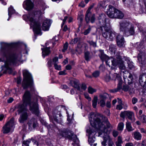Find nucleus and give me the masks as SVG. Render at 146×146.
Here are the masks:
<instances>
[{
  "instance_id": "nucleus-18",
  "label": "nucleus",
  "mask_w": 146,
  "mask_h": 146,
  "mask_svg": "<svg viewBox=\"0 0 146 146\" xmlns=\"http://www.w3.org/2000/svg\"><path fill=\"white\" fill-rule=\"evenodd\" d=\"M139 81L141 86L146 84V74H143L140 76Z\"/></svg>"
},
{
  "instance_id": "nucleus-27",
  "label": "nucleus",
  "mask_w": 146,
  "mask_h": 146,
  "mask_svg": "<svg viewBox=\"0 0 146 146\" xmlns=\"http://www.w3.org/2000/svg\"><path fill=\"white\" fill-rule=\"evenodd\" d=\"M127 73V74L128 76V78L126 79V80L129 81V82H125V84H129L131 85L133 82L132 76L131 74L128 71H125Z\"/></svg>"
},
{
  "instance_id": "nucleus-42",
  "label": "nucleus",
  "mask_w": 146,
  "mask_h": 146,
  "mask_svg": "<svg viewBox=\"0 0 146 146\" xmlns=\"http://www.w3.org/2000/svg\"><path fill=\"white\" fill-rule=\"evenodd\" d=\"M88 92L90 94H93L94 92H96V90L92 88L91 87H89L88 88Z\"/></svg>"
},
{
  "instance_id": "nucleus-7",
  "label": "nucleus",
  "mask_w": 146,
  "mask_h": 146,
  "mask_svg": "<svg viewBox=\"0 0 146 146\" xmlns=\"http://www.w3.org/2000/svg\"><path fill=\"white\" fill-rule=\"evenodd\" d=\"M24 79L22 83V86L24 89H26L30 86L32 90H34L33 87V81L31 74L27 70L23 71Z\"/></svg>"
},
{
  "instance_id": "nucleus-12",
  "label": "nucleus",
  "mask_w": 146,
  "mask_h": 146,
  "mask_svg": "<svg viewBox=\"0 0 146 146\" xmlns=\"http://www.w3.org/2000/svg\"><path fill=\"white\" fill-rule=\"evenodd\" d=\"M138 59L141 66L143 67L146 64V56L144 54L142 53L139 54Z\"/></svg>"
},
{
  "instance_id": "nucleus-21",
  "label": "nucleus",
  "mask_w": 146,
  "mask_h": 146,
  "mask_svg": "<svg viewBox=\"0 0 146 146\" xmlns=\"http://www.w3.org/2000/svg\"><path fill=\"white\" fill-rule=\"evenodd\" d=\"M133 137L135 139L137 140H140L142 138V135L139 132L135 131L133 133Z\"/></svg>"
},
{
  "instance_id": "nucleus-58",
  "label": "nucleus",
  "mask_w": 146,
  "mask_h": 146,
  "mask_svg": "<svg viewBox=\"0 0 146 146\" xmlns=\"http://www.w3.org/2000/svg\"><path fill=\"white\" fill-rule=\"evenodd\" d=\"M66 72V70H64L63 71H61L59 72L58 74L60 75H65L66 74V73H65Z\"/></svg>"
},
{
  "instance_id": "nucleus-25",
  "label": "nucleus",
  "mask_w": 146,
  "mask_h": 146,
  "mask_svg": "<svg viewBox=\"0 0 146 146\" xmlns=\"http://www.w3.org/2000/svg\"><path fill=\"white\" fill-rule=\"evenodd\" d=\"M29 125L32 126L33 128L35 127L37 125L36 120L34 118L32 119L29 122Z\"/></svg>"
},
{
  "instance_id": "nucleus-41",
  "label": "nucleus",
  "mask_w": 146,
  "mask_h": 146,
  "mask_svg": "<svg viewBox=\"0 0 146 146\" xmlns=\"http://www.w3.org/2000/svg\"><path fill=\"white\" fill-rule=\"evenodd\" d=\"M111 80H115L119 76V75L116 73L110 74Z\"/></svg>"
},
{
  "instance_id": "nucleus-29",
  "label": "nucleus",
  "mask_w": 146,
  "mask_h": 146,
  "mask_svg": "<svg viewBox=\"0 0 146 146\" xmlns=\"http://www.w3.org/2000/svg\"><path fill=\"white\" fill-rule=\"evenodd\" d=\"M119 68L121 70H125L126 68V67L124 64V62L121 59L119 62L118 65Z\"/></svg>"
},
{
  "instance_id": "nucleus-43",
  "label": "nucleus",
  "mask_w": 146,
  "mask_h": 146,
  "mask_svg": "<svg viewBox=\"0 0 146 146\" xmlns=\"http://www.w3.org/2000/svg\"><path fill=\"white\" fill-rule=\"evenodd\" d=\"M140 119L143 123H146V116L143 115L140 116Z\"/></svg>"
},
{
  "instance_id": "nucleus-24",
  "label": "nucleus",
  "mask_w": 146,
  "mask_h": 146,
  "mask_svg": "<svg viewBox=\"0 0 146 146\" xmlns=\"http://www.w3.org/2000/svg\"><path fill=\"white\" fill-rule=\"evenodd\" d=\"M122 89L124 91L127 92L129 91L130 93H132L133 88L132 86H131V85L129 84L128 86L125 85L123 86Z\"/></svg>"
},
{
  "instance_id": "nucleus-19",
  "label": "nucleus",
  "mask_w": 146,
  "mask_h": 146,
  "mask_svg": "<svg viewBox=\"0 0 146 146\" xmlns=\"http://www.w3.org/2000/svg\"><path fill=\"white\" fill-rule=\"evenodd\" d=\"M32 141L34 145H36V146H38V142L32 139H29L27 141H24L22 143L23 146H29V144Z\"/></svg>"
},
{
  "instance_id": "nucleus-3",
  "label": "nucleus",
  "mask_w": 146,
  "mask_h": 146,
  "mask_svg": "<svg viewBox=\"0 0 146 146\" xmlns=\"http://www.w3.org/2000/svg\"><path fill=\"white\" fill-rule=\"evenodd\" d=\"M2 50L4 52L3 56L6 59L4 60L5 65L3 66V70H8L10 72L12 71L11 67L19 65L22 62L21 55L17 54L12 52L10 49V45L5 43L2 44Z\"/></svg>"
},
{
  "instance_id": "nucleus-10",
  "label": "nucleus",
  "mask_w": 146,
  "mask_h": 146,
  "mask_svg": "<svg viewBox=\"0 0 146 146\" xmlns=\"http://www.w3.org/2000/svg\"><path fill=\"white\" fill-rule=\"evenodd\" d=\"M91 8H89L86 12L85 16V20L87 23L89 22L92 23H94L96 20L95 15L94 14H92L90 12Z\"/></svg>"
},
{
  "instance_id": "nucleus-46",
  "label": "nucleus",
  "mask_w": 146,
  "mask_h": 146,
  "mask_svg": "<svg viewBox=\"0 0 146 146\" xmlns=\"http://www.w3.org/2000/svg\"><path fill=\"white\" fill-rule=\"evenodd\" d=\"M105 80L106 82H108L111 80L110 75H106L105 77Z\"/></svg>"
},
{
  "instance_id": "nucleus-44",
  "label": "nucleus",
  "mask_w": 146,
  "mask_h": 146,
  "mask_svg": "<svg viewBox=\"0 0 146 146\" xmlns=\"http://www.w3.org/2000/svg\"><path fill=\"white\" fill-rule=\"evenodd\" d=\"M136 25L138 28V29L139 30V31L140 32H142V33L143 34V35H145L144 33L143 32V29L141 28L140 25L139 23H137L136 24Z\"/></svg>"
},
{
  "instance_id": "nucleus-50",
  "label": "nucleus",
  "mask_w": 146,
  "mask_h": 146,
  "mask_svg": "<svg viewBox=\"0 0 146 146\" xmlns=\"http://www.w3.org/2000/svg\"><path fill=\"white\" fill-rule=\"evenodd\" d=\"M100 106L101 107H104L105 106L106 104L105 101L100 99Z\"/></svg>"
},
{
  "instance_id": "nucleus-6",
  "label": "nucleus",
  "mask_w": 146,
  "mask_h": 146,
  "mask_svg": "<svg viewBox=\"0 0 146 146\" xmlns=\"http://www.w3.org/2000/svg\"><path fill=\"white\" fill-rule=\"evenodd\" d=\"M119 29L121 31L123 32L124 35L127 36L133 35L135 34L134 25L129 22H120Z\"/></svg>"
},
{
  "instance_id": "nucleus-14",
  "label": "nucleus",
  "mask_w": 146,
  "mask_h": 146,
  "mask_svg": "<svg viewBox=\"0 0 146 146\" xmlns=\"http://www.w3.org/2000/svg\"><path fill=\"white\" fill-rule=\"evenodd\" d=\"M121 59V56L119 55L114 58H112L113 62L112 63V66L111 68L113 69L115 67L118 65Z\"/></svg>"
},
{
  "instance_id": "nucleus-57",
  "label": "nucleus",
  "mask_w": 146,
  "mask_h": 146,
  "mask_svg": "<svg viewBox=\"0 0 146 146\" xmlns=\"http://www.w3.org/2000/svg\"><path fill=\"white\" fill-rule=\"evenodd\" d=\"M106 107L108 108H110L111 107V100H110L109 101H107L106 103Z\"/></svg>"
},
{
  "instance_id": "nucleus-61",
  "label": "nucleus",
  "mask_w": 146,
  "mask_h": 146,
  "mask_svg": "<svg viewBox=\"0 0 146 146\" xmlns=\"http://www.w3.org/2000/svg\"><path fill=\"white\" fill-rule=\"evenodd\" d=\"M122 105V104H119L117 105L116 109L119 110H121L123 108Z\"/></svg>"
},
{
  "instance_id": "nucleus-55",
  "label": "nucleus",
  "mask_w": 146,
  "mask_h": 146,
  "mask_svg": "<svg viewBox=\"0 0 146 146\" xmlns=\"http://www.w3.org/2000/svg\"><path fill=\"white\" fill-rule=\"evenodd\" d=\"M58 58L57 57H55L53 59V62L54 63V65L55 64H57L58 63Z\"/></svg>"
},
{
  "instance_id": "nucleus-60",
  "label": "nucleus",
  "mask_w": 146,
  "mask_h": 146,
  "mask_svg": "<svg viewBox=\"0 0 146 146\" xmlns=\"http://www.w3.org/2000/svg\"><path fill=\"white\" fill-rule=\"evenodd\" d=\"M137 102V99L135 98H133L132 99V102L133 104H135Z\"/></svg>"
},
{
  "instance_id": "nucleus-13",
  "label": "nucleus",
  "mask_w": 146,
  "mask_h": 146,
  "mask_svg": "<svg viewBox=\"0 0 146 146\" xmlns=\"http://www.w3.org/2000/svg\"><path fill=\"white\" fill-rule=\"evenodd\" d=\"M117 43V46L119 47H124L125 41L124 38L121 35H118L116 37Z\"/></svg>"
},
{
  "instance_id": "nucleus-52",
  "label": "nucleus",
  "mask_w": 146,
  "mask_h": 146,
  "mask_svg": "<svg viewBox=\"0 0 146 146\" xmlns=\"http://www.w3.org/2000/svg\"><path fill=\"white\" fill-rule=\"evenodd\" d=\"M125 73L124 74H123V78L124 80V81L125 82H129V81H128V80L127 81L126 80V79L128 78V76L127 74V73L125 72Z\"/></svg>"
},
{
  "instance_id": "nucleus-62",
  "label": "nucleus",
  "mask_w": 146,
  "mask_h": 146,
  "mask_svg": "<svg viewBox=\"0 0 146 146\" xmlns=\"http://www.w3.org/2000/svg\"><path fill=\"white\" fill-rule=\"evenodd\" d=\"M86 88L87 87L85 84H82L81 88L82 89H83L84 90L86 89Z\"/></svg>"
},
{
  "instance_id": "nucleus-34",
  "label": "nucleus",
  "mask_w": 146,
  "mask_h": 146,
  "mask_svg": "<svg viewBox=\"0 0 146 146\" xmlns=\"http://www.w3.org/2000/svg\"><path fill=\"white\" fill-rule=\"evenodd\" d=\"M109 50L112 53L115 54L116 50L115 45L113 44L110 45L109 46Z\"/></svg>"
},
{
  "instance_id": "nucleus-30",
  "label": "nucleus",
  "mask_w": 146,
  "mask_h": 146,
  "mask_svg": "<svg viewBox=\"0 0 146 146\" xmlns=\"http://www.w3.org/2000/svg\"><path fill=\"white\" fill-rule=\"evenodd\" d=\"M125 125L126 129L128 131L130 132L133 130L131 123L128 121H127L126 122Z\"/></svg>"
},
{
  "instance_id": "nucleus-37",
  "label": "nucleus",
  "mask_w": 146,
  "mask_h": 146,
  "mask_svg": "<svg viewBox=\"0 0 146 146\" xmlns=\"http://www.w3.org/2000/svg\"><path fill=\"white\" fill-rule=\"evenodd\" d=\"M109 97L107 93H105L100 95V97L101 100L105 101Z\"/></svg>"
},
{
  "instance_id": "nucleus-53",
  "label": "nucleus",
  "mask_w": 146,
  "mask_h": 146,
  "mask_svg": "<svg viewBox=\"0 0 146 146\" xmlns=\"http://www.w3.org/2000/svg\"><path fill=\"white\" fill-rule=\"evenodd\" d=\"M119 133L118 131L115 130H113L112 132V135L114 137H116L118 135Z\"/></svg>"
},
{
  "instance_id": "nucleus-9",
  "label": "nucleus",
  "mask_w": 146,
  "mask_h": 146,
  "mask_svg": "<svg viewBox=\"0 0 146 146\" xmlns=\"http://www.w3.org/2000/svg\"><path fill=\"white\" fill-rule=\"evenodd\" d=\"M14 119L12 117L3 127V131L4 133H7L11 131L14 127Z\"/></svg>"
},
{
  "instance_id": "nucleus-5",
  "label": "nucleus",
  "mask_w": 146,
  "mask_h": 146,
  "mask_svg": "<svg viewBox=\"0 0 146 146\" xmlns=\"http://www.w3.org/2000/svg\"><path fill=\"white\" fill-rule=\"evenodd\" d=\"M39 14L41 15L40 11L35 12L29 13L27 16L28 19L30 22V26L32 27L34 32L36 34L41 35L40 24L38 21H36L35 18L36 14Z\"/></svg>"
},
{
  "instance_id": "nucleus-28",
  "label": "nucleus",
  "mask_w": 146,
  "mask_h": 146,
  "mask_svg": "<svg viewBox=\"0 0 146 146\" xmlns=\"http://www.w3.org/2000/svg\"><path fill=\"white\" fill-rule=\"evenodd\" d=\"M122 81L121 80L119 81L117 88L111 90V92H115L119 91L122 88Z\"/></svg>"
},
{
  "instance_id": "nucleus-59",
  "label": "nucleus",
  "mask_w": 146,
  "mask_h": 146,
  "mask_svg": "<svg viewBox=\"0 0 146 146\" xmlns=\"http://www.w3.org/2000/svg\"><path fill=\"white\" fill-rule=\"evenodd\" d=\"M85 98L88 99V101H90L91 100V98L90 97L88 94H84Z\"/></svg>"
},
{
  "instance_id": "nucleus-38",
  "label": "nucleus",
  "mask_w": 146,
  "mask_h": 146,
  "mask_svg": "<svg viewBox=\"0 0 146 146\" xmlns=\"http://www.w3.org/2000/svg\"><path fill=\"white\" fill-rule=\"evenodd\" d=\"M127 64L128 66L129 69H133L134 68V66L133 65V63L131 62L129 60V58H127Z\"/></svg>"
},
{
  "instance_id": "nucleus-23",
  "label": "nucleus",
  "mask_w": 146,
  "mask_h": 146,
  "mask_svg": "<svg viewBox=\"0 0 146 146\" xmlns=\"http://www.w3.org/2000/svg\"><path fill=\"white\" fill-rule=\"evenodd\" d=\"M50 52L49 47H46L44 48L42 51V56L44 58L46 56L49 54Z\"/></svg>"
},
{
  "instance_id": "nucleus-64",
  "label": "nucleus",
  "mask_w": 146,
  "mask_h": 146,
  "mask_svg": "<svg viewBox=\"0 0 146 146\" xmlns=\"http://www.w3.org/2000/svg\"><path fill=\"white\" fill-rule=\"evenodd\" d=\"M79 6H80L82 7H84L85 6V5L84 4V3L83 1H82L79 4Z\"/></svg>"
},
{
  "instance_id": "nucleus-35",
  "label": "nucleus",
  "mask_w": 146,
  "mask_h": 146,
  "mask_svg": "<svg viewBox=\"0 0 146 146\" xmlns=\"http://www.w3.org/2000/svg\"><path fill=\"white\" fill-rule=\"evenodd\" d=\"M124 124L122 122L119 123L118 125L117 130L119 131H122L123 129Z\"/></svg>"
},
{
  "instance_id": "nucleus-26",
  "label": "nucleus",
  "mask_w": 146,
  "mask_h": 146,
  "mask_svg": "<svg viewBox=\"0 0 146 146\" xmlns=\"http://www.w3.org/2000/svg\"><path fill=\"white\" fill-rule=\"evenodd\" d=\"M126 115L127 116L128 118L131 121L134 120V114L131 111H127Z\"/></svg>"
},
{
  "instance_id": "nucleus-47",
  "label": "nucleus",
  "mask_w": 146,
  "mask_h": 146,
  "mask_svg": "<svg viewBox=\"0 0 146 146\" xmlns=\"http://www.w3.org/2000/svg\"><path fill=\"white\" fill-rule=\"evenodd\" d=\"M54 68L55 69L59 70H61V66L60 65H58L57 64H55L54 65Z\"/></svg>"
},
{
  "instance_id": "nucleus-36",
  "label": "nucleus",
  "mask_w": 146,
  "mask_h": 146,
  "mask_svg": "<svg viewBox=\"0 0 146 146\" xmlns=\"http://www.w3.org/2000/svg\"><path fill=\"white\" fill-rule=\"evenodd\" d=\"M15 10L13 9V7L11 6L8 8V15L9 17H10L12 14L15 13Z\"/></svg>"
},
{
  "instance_id": "nucleus-45",
  "label": "nucleus",
  "mask_w": 146,
  "mask_h": 146,
  "mask_svg": "<svg viewBox=\"0 0 146 146\" xmlns=\"http://www.w3.org/2000/svg\"><path fill=\"white\" fill-rule=\"evenodd\" d=\"M84 46V44L83 43H80L78 44L77 47L81 50H82L83 49V47Z\"/></svg>"
},
{
  "instance_id": "nucleus-51",
  "label": "nucleus",
  "mask_w": 146,
  "mask_h": 146,
  "mask_svg": "<svg viewBox=\"0 0 146 146\" xmlns=\"http://www.w3.org/2000/svg\"><path fill=\"white\" fill-rule=\"evenodd\" d=\"M126 111H124L123 112H122L120 113V117L124 119L126 115Z\"/></svg>"
},
{
  "instance_id": "nucleus-1",
  "label": "nucleus",
  "mask_w": 146,
  "mask_h": 146,
  "mask_svg": "<svg viewBox=\"0 0 146 146\" xmlns=\"http://www.w3.org/2000/svg\"><path fill=\"white\" fill-rule=\"evenodd\" d=\"M89 118L90 124L93 127L87 129L86 132L87 135L88 136V142L92 146L95 141V138L94 136L96 133L94 128L96 130L98 133V136H100L106 131V128L105 125H107L108 128H111L112 126L107 118H104V120L103 119V117L100 115L97 114L95 115L94 113H91L90 114Z\"/></svg>"
},
{
  "instance_id": "nucleus-49",
  "label": "nucleus",
  "mask_w": 146,
  "mask_h": 146,
  "mask_svg": "<svg viewBox=\"0 0 146 146\" xmlns=\"http://www.w3.org/2000/svg\"><path fill=\"white\" fill-rule=\"evenodd\" d=\"M100 75V72L98 71H96L93 73L92 75L93 76L95 77H98Z\"/></svg>"
},
{
  "instance_id": "nucleus-4",
  "label": "nucleus",
  "mask_w": 146,
  "mask_h": 146,
  "mask_svg": "<svg viewBox=\"0 0 146 146\" xmlns=\"http://www.w3.org/2000/svg\"><path fill=\"white\" fill-rule=\"evenodd\" d=\"M99 25L102 32L103 36L105 38L110 41H112L117 36L119 35L114 31L110 30V29L107 26L106 22L108 20L105 18L104 15H102L99 17Z\"/></svg>"
},
{
  "instance_id": "nucleus-56",
  "label": "nucleus",
  "mask_w": 146,
  "mask_h": 146,
  "mask_svg": "<svg viewBox=\"0 0 146 146\" xmlns=\"http://www.w3.org/2000/svg\"><path fill=\"white\" fill-rule=\"evenodd\" d=\"M90 30L91 28H89L88 29H86L84 31L83 33L84 34V35H87L89 33Z\"/></svg>"
},
{
  "instance_id": "nucleus-32",
  "label": "nucleus",
  "mask_w": 146,
  "mask_h": 146,
  "mask_svg": "<svg viewBox=\"0 0 146 146\" xmlns=\"http://www.w3.org/2000/svg\"><path fill=\"white\" fill-rule=\"evenodd\" d=\"M98 100V97L96 96H94L92 100V106L94 108H96Z\"/></svg>"
},
{
  "instance_id": "nucleus-17",
  "label": "nucleus",
  "mask_w": 146,
  "mask_h": 146,
  "mask_svg": "<svg viewBox=\"0 0 146 146\" xmlns=\"http://www.w3.org/2000/svg\"><path fill=\"white\" fill-rule=\"evenodd\" d=\"M78 83V80L73 79L70 80V84L73 87L77 88L78 90H79L80 88L79 86Z\"/></svg>"
},
{
  "instance_id": "nucleus-8",
  "label": "nucleus",
  "mask_w": 146,
  "mask_h": 146,
  "mask_svg": "<svg viewBox=\"0 0 146 146\" xmlns=\"http://www.w3.org/2000/svg\"><path fill=\"white\" fill-rule=\"evenodd\" d=\"M108 8L107 14L110 18L121 19L124 17V14L121 11L116 9L113 6L109 5Z\"/></svg>"
},
{
  "instance_id": "nucleus-16",
  "label": "nucleus",
  "mask_w": 146,
  "mask_h": 146,
  "mask_svg": "<svg viewBox=\"0 0 146 146\" xmlns=\"http://www.w3.org/2000/svg\"><path fill=\"white\" fill-rule=\"evenodd\" d=\"M51 23L49 20H45L43 23L42 28L43 30L44 31H48L50 25Z\"/></svg>"
},
{
  "instance_id": "nucleus-15",
  "label": "nucleus",
  "mask_w": 146,
  "mask_h": 146,
  "mask_svg": "<svg viewBox=\"0 0 146 146\" xmlns=\"http://www.w3.org/2000/svg\"><path fill=\"white\" fill-rule=\"evenodd\" d=\"M23 6L25 9L29 10L33 9L34 5L30 0H27L24 2Z\"/></svg>"
},
{
  "instance_id": "nucleus-54",
  "label": "nucleus",
  "mask_w": 146,
  "mask_h": 146,
  "mask_svg": "<svg viewBox=\"0 0 146 146\" xmlns=\"http://www.w3.org/2000/svg\"><path fill=\"white\" fill-rule=\"evenodd\" d=\"M68 48V44L67 42H66L64 44V45L63 46V49L62 50V51L63 52H64Z\"/></svg>"
},
{
  "instance_id": "nucleus-22",
  "label": "nucleus",
  "mask_w": 146,
  "mask_h": 146,
  "mask_svg": "<svg viewBox=\"0 0 146 146\" xmlns=\"http://www.w3.org/2000/svg\"><path fill=\"white\" fill-rule=\"evenodd\" d=\"M103 139L106 142H108V144H113L112 139L108 135H105L103 137Z\"/></svg>"
},
{
  "instance_id": "nucleus-31",
  "label": "nucleus",
  "mask_w": 146,
  "mask_h": 146,
  "mask_svg": "<svg viewBox=\"0 0 146 146\" xmlns=\"http://www.w3.org/2000/svg\"><path fill=\"white\" fill-rule=\"evenodd\" d=\"M84 57L85 60L87 61H90L91 57L90 56V53L88 51H86L84 53Z\"/></svg>"
},
{
  "instance_id": "nucleus-48",
  "label": "nucleus",
  "mask_w": 146,
  "mask_h": 146,
  "mask_svg": "<svg viewBox=\"0 0 146 146\" xmlns=\"http://www.w3.org/2000/svg\"><path fill=\"white\" fill-rule=\"evenodd\" d=\"M78 41V39L77 38H74V39L71 40V42H70V44H73L76 43Z\"/></svg>"
},
{
  "instance_id": "nucleus-33",
  "label": "nucleus",
  "mask_w": 146,
  "mask_h": 146,
  "mask_svg": "<svg viewBox=\"0 0 146 146\" xmlns=\"http://www.w3.org/2000/svg\"><path fill=\"white\" fill-rule=\"evenodd\" d=\"M112 58L111 57L109 58V57L106 61V64L107 65H108L110 67H111V66H112Z\"/></svg>"
},
{
  "instance_id": "nucleus-39",
  "label": "nucleus",
  "mask_w": 146,
  "mask_h": 146,
  "mask_svg": "<svg viewBox=\"0 0 146 146\" xmlns=\"http://www.w3.org/2000/svg\"><path fill=\"white\" fill-rule=\"evenodd\" d=\"M90 46H92L94 47H96L97 46L96 43V42H94L92 40H89L87 41Z\"/></svg>"
},
{
  "instance_id": "nucleus-11",
  "label": "nucleus",
  "mask_w": 146,
  "mask_h": 146,
  "mask_svg": "<svg viewBox=\"0 0 146 146\" xmlns=\"http://www.w3.org/2000/svg\"><path fill=\"white\" fill-rule=\"evenodd\" d=\"M60 135L62 137H65L68 138L69 139L72 140L74 142H76L78 141V139L76 135H73L72 134L71 136L69 134V133L65 130L60 131Z\"/></svg>"
},
{
  "instance_id": "nucleus-20",
  "label": "nucleus",
  "mask_w": 146,
  "mask_h": 146,
  "mask_svg": "<svg viewBox=\"0 0 146 146\" xmlns=\"http://www.w3.org/2000/svg\"><path fill=\"white\" fill-rule=\"evenodd\" d=\"M99 52L100 54L99 55V56L101 60H102V62H104L105 61H106V60H107L109 57L104 54L103 50H99Z\"/></svg>"
},
{
  "instance_id": "nucleus-2",
  "label": "nucleus",
  "mask_w": 146,
  "mask_h": 146,
  "mask_svg": "<svg viewBox=\"0 0 146 146\" xmlns=\"http://www.w3.org/2000/svg\"><path fill=\"white\" fill-rule=\"evenodd\" d=\"M31 95L30 92L27 91L25 93L23 96V104L18 105L17 108L19 113L23 112L20 115L19 121L20 123H23L28 118L29 115L27 112V105L29 104L30 110L33 113L38 116L39 113L38 104L36 102H31Z\"/></svg>"
},
{
  "instance_id": "nucleus-40",
  "label": "nucleus",
  "mask_w": 146,
  "mask_h": 146,
  "mask_svg": "<svg viewBox=\"0 0 146 146\" xmlns=\"http://www.w3.org/2000/svg\"><path fill=\"white\" fill-rule=\"evenodd\" d=\"M122 137L120 136H118V137L117 141L115 143L116 145L117 146L120 145L121 143H122Z\"/></svg>"
},
{
  "instance_id": "nucleus-63",
  "label": "nucleus",
  "mask_w": 146,
  "mask_h": 146,
  "mask_svg": "<svg viewBox=\"0 0 146 146\" xmlns=\"http://www.w3.org/2000/svg\"><path fill=\"white\" fill-rule=\"evenodd\" d=\"M68 18V17L67 16H66L64 17V19L63 20V22L61 25V26L62 27L63 25L64 24V23L65 22H66V20Z\"/></svg>"
}]
</instances>
